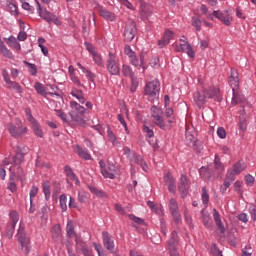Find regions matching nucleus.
Returning <instances> with one entry per match:
<instances>
[{
    "label": "nucleus",
    "instance_id": "79ce46f5",
    "mask_svg": "<svg viewBox=\"0 0 256 256\" xmlns=\"http://www.w3.org/2000/svg\"><path fill=\"white\" fill-rule=\"evenodd\" d=\"M240 119H239V127L241 131H247V120L245 119V111H241Z\"/></svg>",
    "mask_w": 256,
    "mask_h": 256
},
{
    "label": "nucleus",
    "instance_id": "2eb2a0df",
    "mask_svg": "<svg viewBox=\"0 0 256 256\" xmlns=\"http://www.w3.org/2000/svg\"><path fill=\"white\" fill-rule=\"evenodd\" d=\"M189 187V179L187 178V175L182 174L178 182V190L182 199L187 197V194L189 193Z\"/></svg>",
    "mask_w": 256,
    "mask_h": 256
},
{
    "label": "nucleus",
    "instance_id": "0eeeda50",
    "mask_svg": "<svg viewBox=\"0 0 256 256\" xmlns=\"http://www.w3.org/2000/svg\"><path fill=\"white\" fill-rule=\"evenodd\" d=\"M99 166L101 169V173L105 179H115V173L119 171L117 166L112 162H106L103 160L99 161Z\"/></svg>",
    "mask_w": 256,
    "mask_h": 256
},
{
    "label": "nucleus",
    "instance_id": "4be33fe9",
    "mask_svg": "<svg viewBox=\"0 0 256 256\" xmlns=\"http://www.w3.org/2000/svg\"><path fill=\"white\" fill-rule=\"evenodd\" d=\"M130 165L132 167L134 165H139L141 167L142 171H145V172H147V169H149V167L147 166V162H145L143 157H141V155H139V154L132 156V158L130 160Z\"/></svg>",
    "mask_w": 256,
    "mask_h": 256
},
{
    "label": "nucleus",
    "instance_id": "de8ad7c7",
    "mask_svg": "<svg viewBox=\"0 0 256 256\" xmlns=\"http://www.w3.org/2000/svg\"><path fill=\"white\" fill-rule=\"evenodd\" d=\"M173 37H175V33H173V31L171 30H166L164 35H163V38L165 43H171V39H173Z\"/></svg>",
    "mask_w": 256,
    "mask_h": 256
},
{
    "label": "nucleus",
    "instance_id": "a19ab883",
    "mask_svg": "<svg viewBox=\"0 0 256 256\" xmlns=\"http://www.w3.org/2000/svg\"><path fill=\"white\" fill-rule=\"evenodd\" d=\"M66 233L68 237H74L75 235V226L73 225V221L69 220L66 225Z\"/></svg>",
    "mask_w": 256,
    "mask_h": 256
},
{
    "label": "nucleus",
    "instance_id": "ea45409f",
    "mask_svg": "<svg viewBox=\"0 0 256 256\" xmlns=\"http://www.w3.org/2000/svg\"><path fill=\"white\" fill-rule=\"evenodd\" d=\"M24 65H26V67H28V71L30 73V75H32L34 77V75H37V65L33 64V63H29L27 62V60L23 61Z\"/></svg>",
    "mask_w": 256,
    "mask_h": 256
},
{
    "label": "nucleus",
    "instance_id": "20e7f679",
    "mask_svg": "<svg viewBox=\"0 0 256 256\" xmlns=\"http://www.w3.org/2000/svg\"><path fill=\"white\" fill-rule=\"evenodd\" d=\"M106 69L109 75H120L121 65L119 64V58L117 55H115V53L109 52L106 60Z\"/></svg>",
    "mask_w": 256,
    "mask_h": 256
},
{
    "label": "nucleus",
    "instance_id": "4c0bfd02",
    "mask_svg": "<svg viewBox=\"0 0 256 256\" xmlns=\"http://www.w3.org/2000/svg\"><path fill=\"white\" fill-rule=\"evenodd\" d=\"M201 199L203 205H209V190L205 186L202 187Z\"/></svg>",
    "mask_w": 256,
    "mask_h": 256
},
{
    "label": "nucleus",
    "instance_id": "13d9d810",
    "mask_svg": "<svg viewBox=\"0 0 256 256\" xmlns=\"http://www.w3.org/2000/svg\"><path fill=\"white\" fill-rule=\"evenodd\" d=\"M128 217H129V219L134 221V223H137V225H145V221L143 219H141L140 217H137L133 214H129Z\"/></svg>",
    "mask_w": 256,
    "mask_h": 256
},
{
    "label": "nucleus",
    "instance_id": "49530a36",
    "mask_svg": "<svg viewBox=\"0 0 256 256\" xmlns=\"http://www.w3.org/2000/svg\"><path fill=\"white\" fill-rule=\"evenodd\" d=\"M143 133L145 134V137H148L149 139L155 137V132H153L152 128L147 125H143Z\"/></svg>",
    "mask_w": 256,
    "mask_h": 256
},
{
    "label": "nucleus",
    "instance_id": "473e14b6",
    "mask_svg": "<svg viewBox=\"0 0 256 256\" xmlns=\"http://www.w3.org/2000/svg\"><path fill=\"white\" fill-rule=\"evenodd\" d=\"M31 125H32V129H33L35 135L37 137H40V139H42L43 129L41 128V125L39 124V122H37V120H36V121L32 122Z\"/></svg>",
    "mask_w": 256,
    "mask_h": 256
},
{
    "label": "nucleus",
    "instance_id": "c9c22d12",
    "mask_svg": "<svg viewBox=\"0 0 256 256\" xmlns=\"http://www.w3.org/2000/svg\"><path fill=\"white\" fill-rule=\"evenodd\" d=\"M6 85H8L7 87L10 90L17 91V93H23V87H21L20 84L15 81L10 80V82L7 83Z\"/></svg>",
    "mask_w": 256,
    "mask_h": 256
},
{
    "label": "nucleus",
    "instance_id": "680f3d73",
    "mask_svg": "<svg viewBox=\"0 0 256 256\" xmlns=\"http://www.w3.org/2000/svg\"><path fill=\"white\" fill-rule=\"evenodd\" d=\"M25 156L23 153H17L16 156L14 157V164L15 165H21V162L24 161Z\"/></svg>",
    "mask_w": 256,
    "mask_h": 256
},
{
    "label": "nucleus",
    "instance_id": "bb28decb",
    "mask_svg": "<svg viewBox=\"0 0 256 256\" xmlns=\"http://www.w3.org/2000/svg\"><path fill=\"white\" fill-rule=\"evenodd\" d=\"M76 244L80 247L84 256H93V251H91L89 246L85 242H82L81 239H76Z\"/></svg>",
    "mask_w": 256,
    "mask_h": 256
},
{
    "label": "nucleus",
    "instance_id": "6e6552de",
    "mask_svg": "<svg viewBox=\"0 0 256 256\" xmlns=\"http://www.w3.org/2000/svg\"><path fill=\"white\" fill-rule=\"evenodd\" d=\"M70 117L72 121L76 123H81L83 121V113H85V107L81 106L76 101H70Z\"/></svg>",
    "mask_w": 256,
    "mask_h": 256
},
{
    "label": "nucleus",
    "instance_id": "f03ea898",
    "mask_svg": "<svg viewBox=\"0 0 256 256\" xmlns=\"http://www.w3.org/2000/svg\"><path fill=\"white\" fill-rule=\"evenodd\" d=\"M7 128L11 137H14V139H23L29 131L26 126H23V122L19 118H16L14 122L8 123Z\"/></svg>",
    "mask_w": 256,
    "mask_h": 256
},
{
    "label": "nucleus",
    "instance_id": "423d86ee",
    "mask_svg": "<svg viewBox=\"0 0 256 256\" xmlns=\"http://www.w3.org/2000/svg\"><path fill=\"white\" fill-rule=\"evenodd\" d=\"M36 5H37L38 15L39 17H41V19H44V21H46L47 23H54V25H61V20H59V17H57V15L47 11V9H43L41 7V3H39V1L37 0H36Z\"/></svg>",
    "mask_w": 256,
    "mask_h": 256
},
{
    "label": "nucleus",
    "instance_id": "c03bdc74",
    "mask_svg": "<svg viewBox=\"0 0 256 256\" xmlns=\"http://www.w3.org/2000/svg\"><path fill=\"white\" fill-rule=\"evenodd\" d=\"M200 11L207 19H210V21H213V13H209V8H207V5L203 4L200 7Z\"/></svg>",
    "mask_w": 256,
    "mask_h": 256
},
{
    "label": "nucleus",
    "instance_id": "4d7b16f0",
    "mask_svg": "<svg viewBox=\"0 0 256 256\" xmlns=\"http://www.w3.org/2000/svg\"><path fill=\"white\" fill-rule=\"evenodd\" d=\"M210 251L213 256H223V252L219 250V248L217 247V244L212 245L210 248Z\"/></svg>",
    "mask_w": 256,
    "mask_h": 256
},
{
    "label": "nucleus",
    "instance_id": "69168bd1",
    "mask_svg": "<svg viewBox=\"0 0 256 256\" xmlns=\"http://www.w3.org/2000/svg\"><path fill=\"white\" fill-rule=\"evenodd\" d=\"M70 79L73 83L76 84L77 87H83V84L81 83V80L79 79V76H76L75 74L70 76Z\"/></svg>",
    "mask_w": 256,
    "mask_h": 256
},
{
    "label": "nucleus",
    "instance_id": "72a5a7b5",
    "mask_svg": "<svg viewBox=\"0 0 256 256\" xmlns=\"http://www.w3.org/2000/svg\"><path fill=\"white\" fill-rule=\"evenodd\" d=\"M88 189L93 193V195H96V197H100L101 199H105V197H107V193H105L103 190H99L95 186H88Z\"/></svg>",
    "mask_w": 256,
    "mask_h": 256
},
{
    "label": "nucleus",
    "instance_id": "f704fd0d",
    "mask_svg": "<svg viewBox=\"0 0 256 256\" xmlns=\"http://www.w3.org/2000/svg\"><path fill=\"white\" fill-rule=\"evenodd\" d=\"M233 181H235V180H232L231 178H229V174L226 173L224 183H223V185L220 186L221 193H225V191H227V189H229V187H231V183H233Z\"/></svg>",
    "mask_w": 256,
    "mask_h": 256
},
{
    "label": "nucleus",
    "instance_id": "8fccbe9b",
    "mask_svg": "<svg viewBox=\"0 0 256 256\" xmlns=\"http://www.w3.org/2000/svg\"><path fill=\"white\" fill-rule=\"evenodd\" d=\"M37 193H39V188L35 185H33L30 189V204L33 205V199L34 197H37Z\"/></svg>",
    "mask_w": 256,
    "mask_h": 256
},
{
    "label": "nucleus",
    "instance_id": "f3484780",
    "mask_svg": "<svg viewBox=\"0 0 256 256\" xmlns=\"http://www.w3.org/2000/svg\"><path fill=\"white\" fill-rule=\"evenodd\" d=\"M170 213L175 221V223L181 222V214L179 213V204L175 198L169 200Z\"/></svg>",
    "mask_w": 256,
    "mask_h": 256
},
{
    "label": "nucleus",
    "instance_id": "aec40b11",
    "mask_svg": "<svg viewBox=\"0 0 256 256\" xmlns=\"http://www.w3.org/2000/svg\"><path fill=\"white\" fill-rule=\"evenodd\" d=\"M228 83H229L232 91L239 90V72H237V69H235V68L231 69Z\"/></svg>",
    "mask_w": 256,
    "mask_h": 256
},
{
    "label": "nucleus",
    "instance_id": "3c124183",
    "mask_svg": "<svg viewBox=\"0 0 256 256\" xmlns=\"http://www.w3.org/2000/svg\"><path fill=\"white\" fill-rule=\"evenodd\" d=\"M43 193L46 199H49V197H51V186L48 182L43 183Z\"/></svg>",
    "mask_w": 256,
    "mask_h": 256
},
{
    "label": "nucleus",
    "instance_id": "f257e3e1",
    "mask_svg": "<svg viewBox=\"0 0 256 256\" xmlns=\"http://www.w3.org/2000/svg\"><path fill=\"white\" fill-rule=\"evenodd\" d=\"M223 171H225V165L221 163L219 155H215L213 165H209L207 168H200V175L205 181H211V179L219 177L220 173H223Z\"/></svg>",
    "mask_w": 256,
    "mask_h": 256
},
{
    "label": "nucleus",
    "instance_id": "c756f323",
    "mask_svg": "<svg viewBox=\"0 0 256 256\" xmlns=\"http://www.w3.org/2000/svg\"><path fill=\"white\" fill-rule=\"evenodd\" d=\"M194 101L198 107H203V104L207 103V96H205V93L201 94V92H195Z\"/></svg>",
    "mask_w": 256,
    "mask_h": 256
},
{
    "label": "nucleus",
    "instance_id": "39448f33",
    "mask_svg": "<svg viewBox=\"0 0 256 256\" xmlns=\"http://www.w3.org/2000/svg\"><path fill=\"white\" fill-rule=\"evenodd\" d=\"M16 237L18 239L19 249L25 253H29L31 251V239L25 233V226L20 224Z\"/></svg>",
    "mask_w": 256,
    "mask_h": 256
},
{
    "label": "nucleus",
    "instance_id": "bf43d9fd",
    "mask_svg": "<svg viewBox=\"0 0 256 256\" xmlns=\"http://www.w3.org/2000/svg\"><path fill=\"white\" fill-rule=\"evenodd\" d=\"M201 23V19L192 17V25L195 27L196 31H201Z\"/></svg>",
    "mask_w": 256,
    "mask_h": 256
},
{
    "label": "nucleus",
    "instance_id": "5701e85b",
    "mask_svg": "<svg viewBox=\"0 0 256 256\" xmlns=\"http://www.w3.org/2000/svg\"><path fill=\"white\" fill-rule=\"evenodd\" d=\"M34 89L38 93V95H41L42 97H47V95H50L51 97H59V94L57 92H49L47 93V89H45V86H43L42 83L36 82L34 84Z\"/></svg>",
    "mask_w": 256,
    "mask_h": 256
},
{
    "label": "nucleus",
    "instance_id": "2f4dec72",
    "mask_svg": "<svg viewBox=\"0 0 256 256\" xmlns=\"http://www.w3.org/2000/svg\"><path fill=\"white\" fill-rule=\"evenodd\" d=\"M91 57L95 65H97V67H105V61L103 60V56H101V54L96 52V53H93Z\"/></svg>",
    "mask_w": 256,
    "mask_h": 256
},
{
    "label": "nucleus",
    "instance_id": "7ed1b4c3",
    "mask_svg": "<svg viewBox=\"0 0 256 256\" xmlns=\"http://www.w3.org/2000/svg\"><path fill=\"white\" fill-rule=\"evenodd\" d=\"M161 91V82L154 80L148 82L144 88V93L147 95L148 100L154 103L156 99H159V93Z\"/></svg>",
    "mask_w": 256,
    "mask_h": 256
},
{
    "label": "nucleus",
    "instance_id": "4468645a",
    "mask_svg": "<svg viewBox=\"0 0 256 256\" xmlns=\"http://www.w3.org/2000/svg\"><path fill=\"white\" fill-rule=\"evenodd\" d=\"M150 111L151 117L154 119L155 125H157V127H160L161 129H165L166 125L165 120H163V117H161V109H159V107L157 106H152Z\"/></svg>",
    "mask_w": 256,
    "mask_h": 256
},
{
    "label": "nucleus",
    "instance_id": "9d476101",
    "mask_svg": "<svg viewBox=\"0 0 256 256\" xmlns=\"http://www.w3.org/2000/svg\"><path fill=\"white\" fill-rule=\"evenodd\" d=\"M11 222H8L6 225V235L8 239H11L13 237V234L15 233V225L19 222V214L17 211H11L10 214Z\"/></svg>",
    "mask_w": 256,
    "mask_h": 256
},
{
    "label": "nucleus",
    "instance_id": "37998d69",
    "mask_svg": "<svg viewBox=\"0 0 256 256\" xmlns=\"http://www.w3.org/2000/svg\"><path fill=\"white\" fill-rule=\"evenodd\" d=\"M107 137L110 141V143H113V145H117V136H115V133H113V130H111V127H107Z\"/></svg>",
    "mask_w": 256,
    "mask_h": 256
},
{
    "label": "nucleus",
    "instance_id": "f8f14e48",
    "mask_svg": "<svg viewBox=\"0 0 256 256\" xmlns=\"http://www.w3.org/2000/svg\"><path fill=\"white\" fill-rule=\"evenodd\" d=\"M212 15H213V17H216V19H218L219 21H221L222 23H224V25H227L228 27L233 22V17L227 10H223V11L214 10L212 12Z\"/></svg>",
    "mask_w": 256,
    "mask_h": 256
},
{
    "label": "nucleus",
    "instance_id": "09e8293b",
    "mask_svg": "<svg viewBox=\"0 0 256 256\" xmlns=\"http://www.w3.org/2000/svg\"><path fill=\"white\" fill-rule=\"evenodd\" d=\"M52 237L57 238L61 236V225L56 224L51 229Z\"/></svg>",
    "mask_w": 256,
    "mask_h": 256
},
{
    "label": "nucleus",
    "instance_id": "a878e982",
    "mask_svg": "<svg viewBox=\"0 0 256 256\" xmlns=\"http://www.w3.org/2000/svg\"><path fill=\"white\" fill-rule=\"evenodd\" d=\"M213 219L220 233H225V225H223V221H221V214H219V211L215 208L213 209Z\"/></svg>",
    "mask_w": 256,
    "mask_h": 256
},
{
    "label": "nucleus",
    "instance_id": "e2e57ef3",
    "mask_svg": "<svg viewBox=\"0 0 256 256\" xmlns=\"http://www.w3.org/2000/svg\"><path fill=\"white\" fill-rule=\"evenodd\" d=\"M193 143H195V136L189 132H186V144L193 145Z\"/></svg>",
    "mask_w": 256,
    "mask_h": 256
},
{
    "label": "nucleus",
    "instance_id": "1a4fd4ad",
    "mask_svg": "<svg viewBox=\"0 0 256 256\" xmlns=\"http://www.w3.org/2000/svg\"><path fill=\"white\" fill-rule=\"evenodd\" d=\"M175 51L177 53H187L190 59H195V50H193V46L189 44L185 36H183V39H180V44L175 46Z\"/></svg>",
    "mask_w": 256,
    "mask_h": 256
},
{
    "label": "nucleus",
    "instance_id": "58836bf2",
    "mask_svg": "<svg viewBox=\"0 0 256 256\" xmlns=\"http://www.w3.org/2000/svg\"><path fill=\"white\" fill-rule=\"evenodd\" d=\"M8 45L9 47H13L14 49H17V51L21 50V44L17 42V38L10 36L8 39Z\"/></svg>",
    "mask_w": 256,
    "mask_h": 256
},
{
    "label": "nucleus",
    "instance_id": "338daca9",
    "mask_svg": "<svg viewBox=\"0 0 256 256\" xmlns=\"http://www.w3.org/2000/svg\"><path fill=\"white\" fill-rule=\"evenodd\" d=\"M217 135L220 139H225V137H227V132L225 131V128L219 127L217 129Z\"/></svg>",
    "mask_w": 256,
    "mask_h": 256
},
{
    "label": "nucleus",
    "instance_id": "e433bc0d",
    "mask_svg": "<svg viewBox=\"0 0 256 256\" xmlns=\"http://www.w3.org/2000/svg\"><path fill=\"white\" fill-rule=\"evenodd\" d=\"M122 73L125 77H130V79L135 77V73H133V70L131 69V66H129V65L122 66Z\"/></svg>",
    "mask_w": 256,
    "mask_h": 256
},
{
    "label": "nucleus",
    "instance_id": "c85d7f7f",
    "mask_svg": "<svg viewBox=\"0 0 256 256\" xmlns=\"http://www.w3.org/2000/svg\"><path fill=\"white\" fill-rule=\"evenodd\" d=\"M232 105H239V103H243L245 101V96L239 93V90H232Z\"/></svg>",
    "mask_w": 256,
    "mask_h": 256
},
{
    "label": "nucleus",
    "instance_id": "393cba45",
    "mask_svg": "<svg viewBox=\"0 0 256 256\" xmlns=\"http://www.w3.org/2000/svg\"><path fill=\"white\" fill-rule=\"evenodd\" d=\"M200 215L202 217L203 224L206 229H213V221L211 220V216L209 212L205 209L201 210Z\"/></svg>",
    "mask_w": 256,
    "mask_h": 256
},
{
    "label": "nucleus",
    "instance_id": "603ef678",
    "mask_svg": "<svg viewBox=\"0 0 256 256\" xmlns=\"http://www.w3.org/2000/svg\"><path fill=\"white\" fill-rule=\"evenodd\" d=\"M164 183L165 185H173L175 183V178H173V175L171 173H166L164 175Z\"/></svg>",
    "mask_w": 256,
    "mask_h": 256
},
{
    "label": "nucleus",
    "instance_id": "b1692460",
    "mask_svg": "<svg viewBox=\"0 0 256 256\" xmlns=\"http://www.w3.org/2000/svg\"><path fill=\"white\" fill-rule=\"evenodd\" d=\"M203 93L206 99H217L219 97V87L209 86L208 88L203 89Z\"/></svg>",
    "mask_w": 256,
    "mask_h": 256
},
{
    "label": "nucleus",
    "instance_id": "7c9ffc66",
    "mask_svg": "<svg viewBox=\"0 0 256 256\" xmlns=\"http://www.w3.org/2000/svg\"><path fill=\"white\" fill-rule=\"evenodd\" d=\"M70 94L72 95V97H75V99H78L79 103H85V96L83 95V90L72 88Z\"/></svg>",
    "mask_w": 256,
    "mask_h": 256
},
{
    "label": "nucleus",
    "instance_id": "864d4df0",
    "mask_svg": "<svg viewBox=\"0 0 256 256\" xmlns=\"http://www.w3.org/2000/svg\"><path fill=\"white\" fill-rule=\"evenodd\" d=\"M130 79H131L130 91L131 93H135V91H137V87H139V81H137V78L135 76Z\"/></svg>",
    "mask_w": 256,
    "mask_h": 256
},
{
    "label": "nucleus",
    "instance_id": "6e6d98bb",
    "mask_svg": "<svg viewBox=\"0 0 256 256\" xmlns=\"http://www.w3.org/2000/svg\"><path fill=\"white\" fill-rule=\"evenodd\" d=\"M115 209L118 213H120V215H127V213L130 211L129 208H124L121 206V204H116Z\"/></svg>",
    "mask_w": 256,
    "mask_h": 256
},
{
    "label": "nucleus",
    "instance_id": "5fc2aeb1",
    "mask_svg": "<svg viewBox=\"0 0 256 256\" xmlns=\"http://www.w3.org/2000/svg\"><path fill=\"white\" fill-rule=\"evenodd\" d=\"M123 153L127 157V159H129V161L133 158V156H135L137 154V153L131 151V148H129V147H124Z\"/></svg>",
    "mask_w": 256,
    "mask_h": 256
},
{
    "label": "nucleus",
    "instance_id": "dca6fc26",
    "mask_svg": "<svg viewBox=\"0 0 256 256\" xmlns=\"http://www.w3.org/2000/svg\"><path fill=\"white\" fill-rule=\"evenodd\" d=\"M138 5L140 16L143 19H147L148 17H151V15H153V6H151L149 3L143 0H139Z\"/></svg>",
    "mask_w": 256,
    "mask_h": 256
},
{
    "label": "nucleus",
    "instance_id": "052dcab7",
    "mask_svg": "<svg viewBox=\"0 0 256 256\" xmlns=\"http://www.w3.org/2000/svg\"><path fill=\"white\" fill-rule=\"evenodd\" d=\"M129 59L131 65H133L134 67H139V65H141L139 58H137V54L130 56Z\"/></svg>",
    "mask_w": 256,
    "mask_h": 256
},
{
    "label": "nucleus",
    "instance_id": "0e129e2a",
    "mask_svg": "<svg viewBox=\"0 0 256 256\" xmlns=\"http://www.w3.org/2000/svg\"><path fill=\"white\" fill-rule=\"evenodd\" d=\"M165 115L169 118L168 123H173V121H175L174 118H171L173 117V108H167L165 110Z\"/></svg>",
    "mask_w": 256,
    "mask_h": 256
},
{
    "label": "nucleus",
    "instance_id": "9b49d317",
    "mask_svg": "<svg viewBox=\"0 0 256 256\" xmlns=\"http://www.w3.org/2000/svg\"><path fill=\"white\" fill-rule=\"evenodd\" d=\"M137 35V26L134 21H128L124 30V41L131 43Z\"/></svg>",
    "mask_w": 256,
    "mask_h": 256
},
{
    "label": "nucleus",
    "instance_id": "a211bd4d",
    "mask_svg": "<svg viewBox=\"0 0 256 256\" xmlns=\"http://www.w3.org/2000/svg\"><path fill=\"white\" fill-rule=\"evenodd\" d=\"M102 241L105 249L110 253L115 251V240H113V236L109 234V232H102Z\"/></svg>",
    "mask_w": 256,
    "mask_h": 256
},
{
    "label": "nucleus",
    "instance_id": "ddd939ff",
    "mask_svg": "<svg viewBox=\"0 0 256 256\" xmlns=\"http://www.w3.org/2000/svg\"><path fill=\"white\" fill-rule=\"evenodd\" d=\"M247 169V165L243 163V161H239L233 165L228 171V179L235 181V176L239 175V173H243Z\"/></svg>",
    "mask_w": 256,
    "mask_h": 256
},
{
    "label": "nucleus",
    "instance_id": "a18cd8bd",
    "mask_svg": "<svg viewBox=\"0 0 256 256\" xmlns=\"http://www.w3.org/2000/svg\"><path fill=\"white\" fill-rule=\"evenodd\" d=\"M59 201H60V207L62 211L65 213V211H67V195L61 194L59 197Z\"/></svg>",
    "mask_w": 256,
    "mask_h": 256
},
{
    "label": "nucleus",
    "instance_id": "cd10ccee",
    "mask_svg": "<svg viewBox=\"0 0 256 256\" xmlns=\"http://www.w3.org/2000/svg\"><path fill=\"white\" fill-rule=\"evenodd\" d=\"M98 13L100 17H103V19H106L107 21H114L115 15L111 13L108 10H105L102 6L98 7Z\"/></svg>",
    "mask_w": 256,
    "mask_h": 256
},
{
    "label": "nucleus",
    "instance_id": "412c9836",
    "mask_svg": "<svg viewBox=\"0 0 256 256\" xmlns=\"http://www.w3.org/2000/svg\"><path fill=\"white\" fill-rule=\"evenodd\" d=\"M73 149L80 159H84V161H91V159H93V157H91V153H89V150L81 147L80 145H74Z\"/></svg>",
    "mask_w": 256,
    "mask_h": 256
},
{
    "label": "nucleus",
    "instance_id": "774afa93",
    "mask_svg": "<svg viewBox=\"0 0 256 256\" xmlns=\"http://www.w3.org/2000/svg\"><path fill=\"white\" fill-rule=\"evenodd\" d=\"M124 53H125V55H127V57H131V56L135 55V51H133V49H131L130 45L125 46Z\"/></svg>",
    "mask_w": 256,
    "mask_h": 256
},
{
    "label": "nucleus",
    "instance_id": "6ab92c4d",
    "mask_svg": "<svg viewBox=\"0 0 256 256\" xmlns=\"http://www.w3.org/2000/svg\"><path fill=\"white\" fill-rule=\"evenodd\" d=\"M168 249L170 253H179L177 249L179 248V236L177 231L171 233L170 239L167 241Z\"/></svg>",
    "mask_w": 256,
    "mask_h": 256
}]
</instances>
